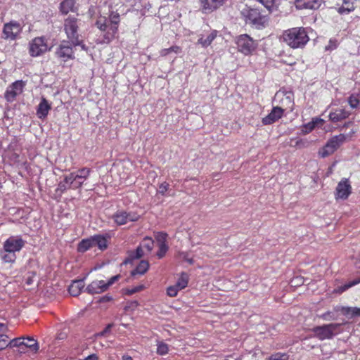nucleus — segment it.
Returning <instances> with one entry per match:
<instances>
[{
	"mask_svg": "<svg viewBox=\"0 0 360 360\" xmlns=\"http://www.w3.org/2000/svg\"><path fill=\"white\" fill-rule=\"evenodd\" d=\"M94 240V246H97L100 250H103L107 248V238L102 235H95L92 236Z\"/></svg>",
	"mask_w": 360,
	"mask_h": 360,
	"instance_id": "b1692460",
	"label": "nucleus"
},
{
	"mask_svg": "<svg viewBox=\"0 0 360 360\" xmlns=\"http://www.w3.org/2000/svg\"><path fill=\"white\" fill-rule=\"evenodd\" d=\"M179 290V288L176 285H174L167 288V293L169 297H175L177 295Z\"/></svg>",
	"mask_w": 360,
	"mask_h": 360,
	"instance_id": "de8ad7c7",
	"label": "nucleus"
},
{
	"mask_svg": "<svg viewBox=\"0 0 360 360\" xmlns=\"http://www.w3.org/2000/svg\"><path fill=\"white\" fill-rule=\"evenodd\" d=\"M23 344L24 339H22V338H14L9 342H7V347H19L20 352H22L24 351Z\"/></svg>",
	"mask_w": 360,
	"mask_h": 360,
	"instance_id": "c9c22d12",
	"label": "nucleus"
},
{
	"mask_svg": "<svg viewBox=\"0 0 360 360\" xmlns=\"http://www.w3.org/2000/svg\"><path fill=\"white\" fill-rule=\"evenodd\" d=\"M25 82L22 80H18L9 85L4 94L5 99L9 102H13L16 96L21 94L25 87Z\"/></svg>",
	"mask_w": 360,
	"mask_h": 360,
	"instance_id": "9b49d317",
	"label": "nucleus"
},
{
	"mask_svg": "<svg viewBox=\"0 0 360 360\" xmlns=\"http://www.w3.org/2000/svg\"><path fill=\"white\" fill-rule=\"evenodd\" d=\"M342 313L349 318L360 316V308L352 307H342Z\"/></svg>",
	"mask_w": 360,
	"mask_h": 360,
	"instance_id": "a878e982",
	"label": "nucleus"
},
{
	"mask_svg": "<svg viewBox=\"0 0 360 360\" xmlns=\"http://www.w3.org/2000/svg\"><path fill=\"white\" fill-rule=\"evenodd\" d=\"M24 339V344H23V348L24 349L25 348L30 349L31 351H33L34 352H37L39 349V344L37 341L32 338H22Z\"/></svg>",
	"mask_w": 360,
	"mask_h": 360,
	"instance_id": "cd10ccee",
	"label": "nucleus"
},
{
	"mask_svg": "<svg viewBox=\"0 0 360 360\" xmlns=\"http://www.w3.org/2000/svg\"><path fill=\"white\" fill-rule=\"evenodd\" d=\"M122 360H133L131 356H130L129 355H123L122 357Z\"/></svg>",
	"mask_w": 360,
	"mask_h": 360,
	"instance_id": "774afa93",
	"label": "nucleus"
},
{
	"mask_svg": "<svg viewBox=\"0 0 360 360\" xmlns=\"http://www.w3.org/2000/svg\"><path fill=\"white\" fill-rule=\"evenodd\" d=\"M31 276H29L27 278H26V284L27 285H31L33 283V278L35 276V273L34 272H31Z\"/></svg>",
	"mask_w": 360,
	"mask_h": 360,
	"instance_id": "052dcab7",
	"label": "nucleus"
},
{
	"mask_svg": "<svg viewBox=\"0 0 360 360\" xmlns=\"http://www.w3.org/2000/svg\"><path fill=\"white\" fill-rule=\"evenodd\" d=\"M236 44L238 51L246 56L251 54L257 47V43L246 34L238 36Z\"/></svg>",
	"mask_w": 360,
	"mask_h": 360,
	"instance_id": "20e7f679",
	"label": "nucleus"
},
{
	"mask_svg": "<svg viewBox=\"0 0 360 360\" xmlns=\"http://www.w3.org/2000/svg\"><path fill=\"white\" fill-rule=\"evenodd\" d=\"M338 46V42L335 39H330L328 45L325 47L326 51L335 49Z\"/></svg>",
	"mask_w": 360,
	"mask_h": 360,
	"instance_id": "864d4df0",
	"label": "nucleus"
},
{
	"mask_svg": "<svg viewBox=\"0 0 360 360\" xmlns=\"http://www.w3.org/2000/svg\"><path fill=\"white\" fill-rule=\"evenodd\" d=\"M169 184L167 182H163L159 186L158 193L162 195H165V193L168 191Z\"/></svg>",
	"mask_w": 360,
	"mask_h": 360,
	"instance_id": "3c124183",
	"label": "nucleus"
},
{
	"mask_svg": "<svg viewBox=\"0 0 360 360\" xmlns=\"http://www.w3.org/2000/svg\"><path fill=\"white\" fill-rule=\"evenodd\" d=\"M264 6L270 12L274 11V0H257Z\"/></svg>",
	"mask_w": 360,
	"mask_h": 360,
	"instance_id": "49530a36",
	"label": "nucleus"
},
{
	"mask_svg": "<svg viewBox=\"0 0 360 360\" xmlns=\"http://www.w3.org/2000/svg\"><path fill=\"white\" fill-rule=\"evenodd\" d=\"M182 259L187 262H188L190 264H192L193 263V259L192 258H189L187 252H181L180 254Z\"/></svg>",
	"mask_w": 360,
	"mask_h": 360,
	"instance_id": "bf43d9fd",
	"label": "nucleus"
},
{
	"mask_svg": "<svg viewBox=\"0 0 360 360\" xmlns=\"http://www.w3.org/2000/svg\"><path fill=\"white\" fill-rule=\"evenodd\" d=\"M60 11L63 15H67L70 12H77V6L75 0H64L60 4Z\"/></svg>",
	"mask_w": 360,
	"mask_h": 360,
	"instance_id": "aec40b11",
	"label": "nucleus"
},
{
	"mask_svg": "<svg viewBox=\"0 0 360 360\" xmlns=\"http://www.w3.org/2000/svg\"><path fill=\"white\" fill-rule=\"evenodd\" d=\"M360 283V279H356L352 281H350L343 285H341L338 287L337 289L335 290V292L338 293H342L344 291L348 290L349 288L358 284Z\"/></svg>",
	"mask_w": 360,
	"mask_h": 360,
	"instance_id": "58836bf2",
	"label": "nucleus"
},
{
	"mask_svg": "<svg viewBox=\"0 0 360 360\" xmlns=\"http://www.w3.org/2000/svg\"><path fill=\"white\" fill-rule=\"evenodd\" d=\"M323 122V120L321 118L314 119L311 122L304 125V129H303L302 131L304 134H308L310 131H311L316 127V126H317L319 124H322Z\"/></svg>",
	"mask_w": 360,
	"mask_h": 360,
	"instance_id": "72a5a7b5",
	"label": "nucleus"
},
{
	"mask_svg": "<svg viewBox=\"0 0 360 360\" xmlns=\"http://www.w3.org/2000/svg\"><path fill=\"white\" fill-rule=\"evenodd\" d=\"M65 337H66V334H65V333H59V334H58V339H59V340H63V339H65Z\"/></svg>",
	"mask_w": 360,
	"mask_h": 360,
	"instance_id": "338daca9",
	"label": "nucleus"
},
{
	"mask_svg": "<svg viewBox=\"0 0 360 360\" xmlns=\"http://www.w3.org/2000/svg\"><path fill=\"white\" fill-rule=\"evenodd\" d=\"M96 27L101 31L106 32L105 34L110 31V24L108 22L105 18H100L96 22Z\"/></svg>",
	"mask_w": 360,
	"mask_h": 360,
	"instance_id": "f704fd0d",
	"label": "nucleus"
},
{
	"mask_svg": "<svg viewBox=\"0 0 360 360\" xmlns=\"http://www.w3.org/2000/svg\"><path fill=\"white\" fill-rule=\"evenodd\" d=\"M107 290L105 282L103 280L94 281L86 288V291L91 295L101 293Z\"/></svg>",
	"mask_w": 360,
	"mask_h": 360,
	"instance_id": "a211bd4d",
	"label": "nucleus"
},
{
	"mask_svg": "<svg viewBox=\"0 0 360 360\" xmlns=\"http://www.w3.org/2000/svg\"><path fill=\"white\" fill-rule=\"evenodd\" d=\"M149 267V263L146 260H141L135 269L131 271V275L144 274Z\"/></svg>",
	"mask_w": 360,
	"mask_h": 360,
	"instance_id": "7c9ffc66",
	"label": "nucleus"
},
{
	"mask_svg": "<svg viewBox=\"0 0 360 360\" xmlns=\"http://www.w3.org/2000/svg\"><path fill=\"white\" fill-rule=\"evenodd\" d=\"M267 360H288L286 354L276 353L270 356Z\"/></svg>",
	"mask_w": 360,
	"mask_h": 360,
	"instance_id": "c03bdc74",
	"label": "nucleus"
},
{
	"mask_svg": "<svg viewBox=\"0 0 360 360\" xmlns=\"http://www.w3.org/2000/svg\"><path fill=\"white\" fill-rule=\"evenodd\" d=\"M168 235L166 233L164 232H158L155 235V239L157 240V243L158 245H160V244H166V240Z\"/></svg>",
	"mask_w": 360,
	"mask_h": 360,
	"instance_id": "79ce46f5",
	"label": "nucleus"
},
{
	"mask_svg": "<svg viewBox=\"0 0 360 360\" xmlns=\"http://www.w3.org/2000/svg\"><path fill=\"white\" fill-rule=\"evenodd\" d=\"M70 177L68 175L64 176L63 181H61L56 190V192H59L60 194H62L65 191L68 189H73V186L70 184L71 180H69Z\"/></svg>",
	"mask_w": 360,
	"mask_h": 360,
	"instance_id": "5701e85b",
	"label": "nucleus"
},
{
	"mask_svg": "<svg viewBox=\"0 0 360 360\" xmlns=\"http://www.w3.org/2000/svg\"><path fill=\"white\" fill-rule=\"evenodd\" d=\"M291 283H292V285H301L302 283H303V281H302V278H296L293 279L291 281Z\"/></svg>",
	"mask_w": 360,
	"mask_h": 360,
	"instance_id": "680f3d73",
	"label": "nucleus"
},
{
	"mask_svg": "<svg viewBox=\"0 0 360 360\" xmlns=\"http://www.w3.org/2000/svg\"><path fill=\"white\" fill-rule=\"evenodd\" d=\"M140 245L148 252H150L154 246V240L150 237L146 236L143 239Z\"/></svg>",
	"mask_w": 360,
	"mask_h": 360,
	"instance_id": "4c0bfd02",
	"label": "nucleus"
},
{
	"mask_svg": "<svg viewBox=\"0 0 360 360\" xmlns=\"http://www.w3.org/2000/svg\"><path fill=\"white\" fill-rule=\"evenodd\" d=\"M169 347L168 345L163 342H159L157 344V353L159 355H165L168 353Z\"/></svg>",
	"mask_w": 360,
	"mask_h": 360,
	"instance_id": "ea45409f",
	"label": "nucleus"
},
{
	"mask_svg": "<svg viewBox=\"0 0 360 360\" xmlns=\"http://www.w3.org/2000/svg\"><path fill=\"white\" fill-rule=\"evenodd\" d=\"M352 193V186L348 179H342L335 189L336 199H347Z\"/></svg>",
	"mask_w": 360,
	"mask_h": 360,
	"instance_id": "ddd939ff",
	"label": "nucleus"
},
{
	"mask_svg": "<svg viewBox=\"0 0 360 360\" xmlns=\"http://www.w3.org/2000/svg\"><path fill=\"white\" fill-rule=\"evenodd\" d=\"M94 240L92 236L82 240L77 246V250L79 252H84L91 248H94Z\"/></svg>",
	"mask_w": 360,
	"mask_h": 360,
	"instance_id": "393cba45",
	"label": "nucleus"
},
{
	"mask_svg": "<svg viewBox=\"0 0 360 360\" xmlns=\"http://www.w3.org/2000/svg\"><path fill=\"white\" fill-rule=\"evenodd\" d=\"M346 140V136L343 134L335 136L330 139L325 146L320 150L319 154L322 158H326L333 154Z\"/></svg>",
	"mask_w": 360,
	"mask_h": 360,
	"instance_id": "39448f33",
	"label": "nucleus"
},
{
	"mask_svg": "<svg viewBox=\"0 0 360 360\" xmlns=\"http://www.w3.org/2000/svg\"><path fill=\"white\" fill-rule=\"evenodd\" d=\"M241 15L246 24L257 30L264 28L269 22L268 17L257 8H245L241 11Z\"/></svg>",
	"mask_w": 360,
	"mask_h": 360,
	"instance_id": "f03ea898",
	"label": "nucleus"
},
{
	"mask_svg": "<svg viewBox=\"0 0 360 360\" xmlns=\"http://www.w3.org/2000/svg\"><path fill=\"white\" fill-rule=\"evenodd\" d=\"M341 323H330L321 326H316L312 330L315 336L320 340L331 339L335 335V331L340 328Z\"/></svg>",
	"mask_w": 360,
	"mask_h": 360,
	"instance_id": "423d86ee",
	"label": "nucleus"
},
{
	"mask_svg": "<svg viewBox=\"0 0 360 360\" xmlns=\"http://www.w3.org/2000/svg\"><path fill=\"white\" fill-rule=\"evenodd\" d=\"M72 46H74V45L70 41V40L62 41L56 49V56L64 62H66L68 60L75 59V57Z\"/></svg>",
	"mask_w": 360,
	"mask_h": 360,
	"instance_id": "0eeeda50",
	"label": "nucleus"
},
{
	"mask_svg": "<svg viewBox=\"0 0 360 360\" xmlns=\"http://www.w3.org/2000/svg\"><path fill=\"white\" fill-rule=\"evenodd\" d=\"M90 173L91 169L89 168L83 167L68 174L69 180H71L70 184L73 186V189L80 188L89 176Z\"/></svg>",
	"mask_w": 360,
	"mask_h": 360,
	"instance_id": "6e6552de",
	"label": "nucleus"
},
{
	"mask_svg": "<svg viewBox=\"0 0 360 360\" xmlns=\"http://www.w3.org/2000/svg\"><path fill=\"white\" fill-rule=\"evenodd\" d=\"M283 39L292 49H302L309 41L307 32L304 27H293L285 30Z\"/></svg>",
	"mask_w": 360,
	"mask_h": 360,
	"instance_id": "f257e3e1",
	"label": "nucleus"
},
{
	"mask_svg": "<svg viewBox=\"0 0 360 360\" xmlns=\"http://www.w3.org/2000/svg\"><path fill=\"white\" fill-rule=\"evenodd\" d=\"M143 288V285H139V286L133 288L131 289H127L126 293L127 295H133V294L141 290Z\"/></svg>",
	"mask_w": 360,
	"mask_h": 360,
	"instance_id": "6e6d98bb",
	"label": "nucleus"
},
{
	"mask_svg": "<svg viewBox=\"0 0 360 360\" xmlns=\"http://www.w3.org/2000/svg\"><path fill=\"white\" fill-rule=\"evenodd\" d=\"M22 27L16 21L5 23L3 27L2 37L6 40H15L21 33Z\"/></svg>",
	"mask_w": 360,
	"mask_h": 360,
	"instance_id": "1a4fd4ad",
	"label": "nucleus"
},
{
	"mask_svg": "<svg viewBox=\"0 0 360 360\" xmlns=\"http://www.w3.org/2000/svg\"><path fill=\"white\" fill-rule=\"evenodd\" d=\"M181 49L178 46H172L169 49H164L161 50L160 55L162 56H166L172 52L178 53L181 51Z\"/></svg>",
	"mask_w": 360,
	"mask_h": 360,
	"instance_id": "a19ab883",
	"label": "nucleus"
},
{
	"mask_svg": "<svg viewBox=\"0 0 360 360\" xmlns=\"http://www.w3.org/2000/svg\"><path fill=\"white\" fill-rule=\"evenodd\" d=\"M26 242L20 237L11 236L4 243V250L6 252H12L15 254L25 246Z\"/></svg>",
	"mask_w": 360,
	"mask_h": 360,
	"instance_id": "f8f14e48",
	"label": "nucleus"
},
{
	"mask_svg": "<svg viewBox=\"0 0 360 360\" xmlns=\"http://www.w3.org/2000/svg\"><path fill=\"white\" fill-rule=\"evenodd\" d=\"M79 22V19L72 16H69L64 20V31L68 40L74 46L81 44V40H79L78 34Z\"/></svg>",
	"mask_w": 360,
	"mask_h": 360,
	"instance_id": "7ed1b4c3",
	"label": "nucleus"
},
{
	"mask_svg": "<svg viewBox=\"0 0 360 360\" xmlns=\"http://www.w3.org/2000/svg\"><path fill=\"white\" fill-rule=\"evenodd\" d=\"M350 115L345 108L333 109L329 114V120L333 122H338L347 118Z\"/></svg>",
	"mask_w": 360,
	"mask_h": 360,
	"instance_id": "6ab92c4d",
	"label": "nucleus"
},
{
	"mask_svg": "<svg viewBox=\"0 0 360 360\" xmlns=\"http://www.w3.org/2000/svg\"><path fill=\"white\" fill-rule=\"evenodd\" d=\"M8 336L5 334L0 335V351L7 347V340Z\"/></svg>",
	"mask_w": 360,
	"mask_h": 360,
	"instance_id": "8fccbe9b",
	"label": "nucleus"
},
{
	"mask_svg": "<svg viewBox=\"0 0 360 360\" xmlns=\"http://www.w3.org/2000/svg\"><path fill=\"white\" fill-rule=\"evenodd\" d=\"M120 275H116L110 278V280L108 282H105V285L107 288H108L111 285H112L115 281H118L120 278Z\"/></svg>",
	"mask_w": 360,
	"mask_h": 360,
	"instance_id": "4d7b16f0",
	"label": "nucleus"
},
{
	"mask_svg": "<svg viewBox=\"0 0 360 360\" xmlns=\"http://www.w3.org/2000/svg\"><path fill=\"white\" fill-rule=\"evenodd\" d=\"M48 50L47 40L44 37H35L30 44V53L33 57L39 56Z\"/></svg>",
	"mask_w": 360,
	"mask_h": 360,
	"instance_id": "9d476101",
	"label": "nucleus"
},
{
	"mask_svg": "<svg viewBox=\"0 0 360 360\" xmlns=\"http://www.w3.org/2000/svg\"><path fill=\"white\" fill-rule=\"evenodd\" d=\"M0 257L5 263H13L16 259V255L12 252H6L3 249L0 251Z\"/></svg>",
	"mask_w": 360,
	"mask_h": 360,
	"instance_id": "2f4dec72",
	"label": "nucleus"
},
{
	"mask_svg": "<svg viewBox=\"0 0 360 360\" xmlns=\"http://www.w3.org/2000/svg\"><path fill=\"white\" fill-rule=\"evenodd\" d=\"M292 94L290 93H289L287 96H286V100L288 101V102L290 103V104H292Z\"/></svg>",
	"mask_w": 360,
	"mask_h": 360,
	"instance_id": "69168bd1",
	"label": "nucleus"
},
{
	"mask_svg": "<svg viewBox=\"0 0 360 360\" xmlns=\"http://www.w3.org/2000/svg\"><path fill=\"white\" fill-rule=\"evenodd\" d=\"M217 34V31L212 30L207 36V37L205 39H204L203 37H200L198 40V44L202 45V46H203V47H207L208 46H210L212 44L213 40L216 38Z\"/></svg>",
	"mask_w": 360,
	"mask_h": 360,
	"instance_id": "c85d7f7f",
	"label": "nucleus"
},
{
	"mask_svg": "<svg viewBox=\"0 0 360 360\" xmlns=\"http://www.w3.org/2000/svg\"><path fill=\"white\" fill-rule=\"evenodd\" d=\"M120 22V15L116 12H112L110 15L109 23L110 24V30L111 32L108 31L106 34H104L105 39L109 41L112 39L114 38L115 34L117 32V25Z\"/></svg>",
	"mask_w": 360,
	"mask_h": 360,
	"instance_id": "4468645a",
	"label": "nucleus"
},
{
	"mask_svg": "<svg viewBox=\"0 0 360 360\" xmlns=\"http://www.w3.org/2000/svg\"><path fill=\"white\" fill-rule=\"evenodd\" d=\"M84 288V280L74 281L68 288L70 294L72 296H77Z\"/></svg>",
	"mask_w": 360,
	"mask_h": 360,
	"instance_id": "4be33fe9",
	"label": "nucleus"
},
{
	"mask_svg": "<svg viewBox=\"0 0 360 360\" xmlns=\"http://www.w3.org/2000/svg\"><path fill=\"white\" fill-rule=\"evenodd\" d=\"M321 318L325 321H331L335 319L333 313L329 311L321 315Z\"/></svg>",
	"mask_w": 360,
	"mask_h": 360,
	"instance_id": "603ef678",
	"label": "nucleus"
},
{
	"mask_svg": "<svg viewBox=\"0 0 360 360\" xmlns=\"http://www.w3.org/2000/svg\"><path fill=\"white\" fill-rule=\"evenodd\" d=\"M112 300V297L109 295H105L103 297H102L99 302H108V301H110Z\"/></svg>",
	"mask_w": 360,
	"mask_h": 360,
	"instance_id": "0e129e2a",
	"label": "nucleus"
},
{
	"mask_svg": "<svg viewBox=\"0 0 360 360\" xmlns=\"http://www.w3.org/2000/svg\"><path fill=\"white\" fill-rule=\"evenodd\" d=\"M112 217L117 225H124L128 222L127 212L124 210L117 211Z\"/></svg>",
	"mask_w": 360,
	"mask_h": 360,
	"instance_id": "bb28decb",
	"label": "nucleus"
},
{
	"mask_svg": "<svg viewBox=\"0 0 360 360\" xmlns=\"http://www.w3.org/2000/svg\"><path fill=\"white\" fill-rule=\"evenodd\" d=\"M348 103L351 108H355L359 105V101L356 96L351 95L348 98Z\"/></svg>",
	"mask_w": 360,
	"mask_h": 360,
	"instance_id": "a18cd8bd",
	"label": "nucleus"
},
{
	"mask_svg": "<svg viewBox=\"0 0 360 360\" xmlns=\"http://www.w3.org/2000/svg\"><path fill=\"white\" fill-rule=\"evenodd\" d=\"M323 2V0H295L294 4L297 9L316 10Z\"/></svg>",
	"mask_w": 360,
	"mask_h": 360,
	"instance_id": "2eb2a0df",
	"label": "nucleus"
},
{
	"mask_svg": "<svg viewBox=\"0 0 360 360\" xmlns=\"http://www.w3.org/2000/svg\"><path fill=\"white\" fill-rule=\"evenodd\" d=\"M83 360H98V356L96 354H92L84 358Z\"/></svg>",
	"mask_w": 360,
	"mask_h": 360,
	"instance_id": "e2e57ef3",
	"label": "nucleus"
},
{
	"mask_svg": "<svg viewBox=\"0 0 360 360\" xmlns=\"http://www.w3.org/2000/svg\"><path fill=\"white\" fill-rule=\"evenodd\" d=\"M158 247L159 250L157 252V256L158 258L161 259L165 255L169 249V247L167 244H160V245H158Z\"/></svg>",
	"mask_w": 360,
	"mask_h": 360,
	"instance_id": "37998d69",
	"label": "nucleus"
},
{
	"mask_svg": "<svg viewBox=\"0 0 360 360\" xmlns=\"http://www.w3.org/2000/svg\"><path fill=\"white\" fill-rule=\"evenodd\" d=\"M353 0H344L341 7L338 8L340 14L348 13L354 9L353 6Z\"/></svg>",
	"mask_w": 360,
	"mask_h": 360,
	"instance_id": "473e14b6",
	"label": "nucleus"
},
{
	"mask_svg": "<svg viewBox=\"0 0 360 360\" xmlns=\"http://www.w3.org/2000/svg\"><path fill=\"white\" fill-rule=\"evenodd\" d=\"M202 12L209 13L221 6L225 0H200Z\"/></svg>",
	"mask_w": 360,
	"mask_h": 360,
	"instance_id": "dca6fc26",
	"label": "nucleus"
},
{
	"mask_svg": "<svg viewBox=\"0 0 360 360\" xmlns=\"http://www.w3.org/2000/svg\"><path fill=\"white\" fill-rule=\"evenodd\" d=\"M188 283V275L185 272H182L181 274L180 278H179V280L177 281V282L175 285L179 288V290H182L187 286Z\"/></svg>",
	"mask_w": 360,
	"mask_h": 360,
	"instance_id": "e433bc0d",
	"label": "nucleus"
},
{
	"mask_svg": "<svg viewBox=\"0 0 360 360\" xmlns=\"http://www.w3.org/2000/svg\"><path fill=\"white\" fill-rule=\"evenodd\" d=\"M127 215L128 222L129 221H131V222L136 221L140 218V215L138 214L135 212H127Z\"/></svg>",
	"mask_w": 360,
	"mask_h": 360,
	"instance_id": "09e8293b",
	"label": "nucleus"
},
{
	"mask_svg": "<svg viewBox=\"0 0 360 360\" xmlns=\"http://www.w3.org/2000/svg\"><path fill=\"white\" fill-rule=\"evenodd\" d=\"M283 109L280 107H274L271 112L262 119V123L264 125H269L274 123L283 116Z\"/></svg>",
	"mask_w": 360,
	"mask_h": 360,
	"instance_id": "f3484780",
	"label": "nucleus"
},
{
	"mask_svg": "<svg viewBox=\"0 0 360 360\" xmlns=\"http://www.w3.org/2000/svg\"><path fill=\"white\" fill-rule=\"evenodd\" d=\"M144 255L143 248L139 245L135 251H131L129 253V257L125 260V263L131 262L134 259L141 258Z\"/></svg>",
	"mask_w": 360,
	"mask_h": 360,
	"instance_id": "c756f323",
	"label": "nucleus"
},
{
	"mask_svg": "<svg viewBox=\"0 0 360 360\" xmlns=\"http://www.w3.org/2000/svg\"><path fill=\"white\" fill-rule=\"evenodd\" d=\"M51 108V104L48 102V101L45 98H41V100L37 109V115L39 119H44L46 117Z\"/></svg>",
	"mask_w": 360,
	"mask_h": 360,
	"instance_id": "412c9836",
	"label": "nucleus"
},
{
	"mask_svg": "<svg viewBox=\"0 0 360 360\" xmlns=\"http://www.w3.org/2000/svg\"><path fill=\"white\" fill-rule=\"evenodd\" d=\"M113 324L112 323H109L108 325H107V326L105 328V329L101 331V333L96 334V336H103L105 335L106 333H109L110 331V329L112 327Z\"/></svg>",
	"mask_w": 360,
	"mask_h": 360,
	"instance_id": "13d9d810",
	"label": "nucleus"
},
{
	"mask_svg": "<svg viewBox=\"0 0 360 360\" xmlns=\"http://www.w3.org/2000/svg\"><path fill=\"white\" fill-rule=\"evenodd\" d=\"M288 0H274V10H277L284 6Z\"/></svg>",
	"mask_w": 360,
	"mask_h": 360,
	"instance_id": "5fc2aeb1",
	"label": "nucleus"
}]
</instances>
